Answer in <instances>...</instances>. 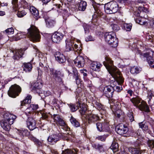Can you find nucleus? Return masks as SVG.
<instances>
[{
    "label": "nucleus",
    "instance_id": "f257e3e1",
    "mask_svg": "<svg viewBox=\"0 0 154 154\" xmlns=\"http://www.w3.org/2000/svg\"><path fill=\"white\" fill-rule=\"evenodd\" d=\"M105 61L103 62V64L105 66L109 73L116 80L119 84H121L124 81V79L120 75V72L117 67L113 65V61L110 57L106 56Z\"/></svg>",
    "mask_w": 154,
    "mask_h": 154
},
{
    "label": "nucleus",
    "instance_id": "f03ea898",
    "mask_svg": "<svg viewBox=\"0 0 154 154\" xmlns=\"http://www.w3.org/2000/svg\"><path fill=\"white\" fill-rule=\"evenodd\" d=\"M3 116L4 120L1 123V126L5 131H8L11 129V125L13 124L16 117L8 112L5 113Z\"/></svg>",
    "mask_w": 154,
    "mask_h": 154
},
{
    "label": "nucleus",
    "instance_id": "7ed1b4c3",
    "mask_svg": "<svg viewBox=\"0 0 154 154\" xmlns=\"http://www.w3.org/2000/svg\"><path fill=\"white\" fill-rule=\"evenodd\" d=\"M27 30V35L31 41L33 42L39 41L40 35L38 29L35 26L31 25Z\"/></svg>",
    "mask_w": 154,
    "mask_h": 154
},
{
    "label": "nucleus",
    "instance_id": "20e7f679",
    "mask_svg": "<svg viewBox=\"0 0 154 154\" xmlns=\"http://www.w3.org/2000/svg\"><path fill=\"white\" fill-rule=\"evenodd\" d=\"M105 39L106 42L112 47L116 48L118 45V39L116 38L115 33L113 32L106 33Z\"/></svg>",
    "mask_w": 154,
    "mask_h": 154
},
{
    "label": "nucleus",
    "instance_id": "39448f33",
    "mask_svg": "<svg viewBox=\"0 0 154 154\" xmlns=\"http://www.w3.org/2000/svg\"><path fill=\"white\" fill-rule=\"evenodd\" d=\"M141 100L138 98H133L130 99V101L134 105L138 108L141 110L146 112L149 111V108L147 104L144 101H141Z\"/></svg>",
    "mask_w": 154,
    "mask_h": 154
},
{
    "label": "nucleus",
    "instance_id": "423d86ee",
    "mask_svg": "<svg viewBox=\"0 0 154 154\" xmlns=\"http://www.w3.org/2000/svg\"><path fill=\"white\" fill-rule=\"evenodd\" d=\"M104 8L105 12L108 14H114L118 10L117 3L112 1L105 4Z\"/></svg>",
    "mask_w": 154,
    "mask_h": 154
},
{
    "label": "nucleus",
    "instance_id": "0eeeda50",
    "mask_svg": "<svg viewBox=\"0 0 154 154\" xmlns=\"http://www.w3.org/2000/svg\"><path fill=\"white\" fill-rule=\"evenodd\" d=\"M21 91V87L17 84H14L10 87L8 94L10 97L15 98L19 95Z\"/></svg>",
    "mask_w": 154,
    "mask_h": 154
},
{
    "label": "nucleus",
    "instance_id": "6e6552de",
    "mask_svg": "<svg viewBox=\"0 0 154 154\" xmlns=\"http://www.w3.org/2000/svg\"><path fill=\"white\" fill-rule=\"evenodd\" d=\"M51 117L58 125L63 126L64 128V129L66 131H70V128L66 124L63 119L60 116L57 114H54L51 116Z\"/></svg>",
    "mask_w": 154,
    "mask_h": 154
},
{
    "label": "nucleus",
    "instance_id": "1a4fd4ad",
    "mask_svg": "<svg viewBox=\"0 0 154 154\" xmlns=\"http://www.w3.org/2000/svg\"><path fill=\"white\" fill-rule=\"evenodd\" d=\"M143 146L139 141H137L134 144L135 148H131L129 149V151L131 152L132 154H141L143 151L144 152L145 150H140L141 147Z\"/></svg>",
    "mask_w": 154,
    "mask_h": 154
},
{
    "label": "nucleus",
    "instance_id": "9d476101",
    "mask_svg": "<svg viewBox=\"0 0 154 154\" xmlns=\"http://www.w3.org/2000/svg\"><path fill=\"white\" fill-rule=\"evenodd\" d=\"M116 132L121 135L126 134L128 131V127L123 124H120L116 127Z\"/></svg>",
    "mask_w": 154,
    "mask_h": 154
},
{
    "label": "nucleus",
    "instance_id": "9b49d317",
    "mask_svg": "<svg viewBox=\"0 0 154 154\" xmlns=\"http://www.w3.org/2000/svg\"><path fill=\"white\" fill-rule=\"evenodd\" d=\"M153 52L151 51L148 53L143 54V56L146 58L147 61L150 66L152 68H154V60L152 57L153 56Z\"/></svg>",
    "mask_w": 154,
    "mask_h": 154
},
{
    "label": "nucleus",
    "instance_id": "f8f14e48",
    "mask_svg": "<svg viewBox=\"0 0 154 154\" xmlns=\"http://www.w3.org/2000/svg\"><path fill=\"white\" fill-rule=\"evenodd\" d=\"M97 128L100 131H108L110 129L109 124L106 122L97 123H96Z\"/></svg>",
    "mask_w": 154,
    "mask_h": 154
},
{
    "label": "nucleus",
    "instance_id": "ddd939ff",
    "mask_svg": "<svg viewBox=\"0 0 154 154\" xmlns=\"http://www.w3.org/2000/svg\"><path fill=\"white\" fill-rule=\"evenodd\" d=\"M83 116L88 121L89 123L94 122L100 119L99 117L98 116L91 113L87 114V115H85Z\"/></svg>",
    "mask_w": 154,
    "mask_h": 154
},
{
    "label": "nucleus",
    "instance_id": "4468645a",
    "mask_svg": "<svg viewBox=\"0 0 154 154\" xmlns=\"http://www.w3.org/2000/svg\"><path fill=\"white\" fill-rule=\"evenodd\" d=\"M114 91V88L110 86L105 87L103 91L104 94L108 98L112 97Z\"/></svg>",
    "mask_w": 154,
    "mask_h": 154
},
{
    "label": "nucleus",
    "instance_id": "2eb2a0df",
    "mask_svg": "<svg viewBox=\"0 0 154 154\" xmlns=\"http://www.w3.org/2000/svg\"><path fill=\"white\" fill-rule=\"evenodd\" d=\"M63 36V35L61 33L59 32H55L51 36V39L54 42L58 43L62 40Z\"/></svg>",
    "mask_w": 154,
    "mask_h": 154
},
{
    "label": "nucleus",
    "instance_id": "dca6fc26",
    "mask_svg": "<svg viewBox=\"0 0 154 154\" xmlns=\"http://www.w3.org/2000/svg\"><path fill=\"white\" fill-rule=\"evenodd\" d=\"M74 63L75 66L79 68L83 67L85 64L84 58L81 56H78L74 60Z\"/></svg>",
    "mask_w": 154,
    "mask_h": 154
},
{
    "label": "nucleus",
    "instance_id": "f3484780",
    "mask_svg": "<svg viewBox=\"0 0 154 154\" xmlns=\"http://www.w3.org/2000/svg\"><path fill=\"white\" fill-rule=\"evenodd\" d=\"M36 123L35 120L31 117L28 118L27 121V124L29 129L32 131L36 128Z\"/></svg>",
    "mask_w": 154,
    "mask_h": 154
},
{
    "label": "nucleus",
    "instance_id": "a211bd4d",
    "mask_svg": "<svg viewBox=\"0 0 154 154\" xmlns=\"http://www.w3.org/2000/svg\"><path fill=\"white\" fill-rule=\"evenodd\" d=\"M42 86L41 82L36 81L34 83H32L31 85L32 91L37 93H40V91Z\"/></svg>",
    "mask_w": 154,
    "mask_h": 154
},
{
    "label": "nucleus",
    "instance_id": "6ab92c4d",
    "mask_svg": "<svg viewBox=\"0 0 154 154\" xmlns=\"http://www.w3.org/2000/svg\"><path fill=\"white\" fill-rule=\"evenodd\" d=\"M56 60L60 63H63L66 61L65 57L59 52H56L54 54Z\"/></svg>",
    "mask_w": 154,
    "mask_h": 154
},
{
    "label": "nucleus",
    "instance_id": "aec40b11",
    "mask_svg": "<svg viewBox=\"0 0 154 154\" xmlns=\"http://www.w3.org/2000/svg\"><path fill=\"white\" fill-rule=\"evenodd\" d=\"M47 140L49 144L53 145L59 140L60 138L57 135L53 134L49 136Z\"/></svg>",
    "mask_w": 154,
    "mask_h": 154
},
{
    "label": "nucleus",
    "instance_id": "412c9836",
    "mask_svg": "<svg viewBox=\"0 0 154 154\" xmlns=\"http://www.w3.org/2000/svg\"><path fill=\"white\" fill-rule=\"evenodd\" d=\"M68 72L69 74H72L73 77L75 79V82L77 85H79L81 83V79L80 76L77 70L74 68H72V72H70L69 71Z\"/></svg>",
    "mask_w": 154,
    "mask_h": 154
},
{
    "label": "nucleus",
    "instance_id": "4be33fe9",
    "mask_svg": "<svg viewBox=\"0 0 154 154\" xmlns=\"http://www.w3.org/2000/svg\"><path fill=\"white\" fill-rule=\"evenodd\" d=\"M24 50L22 49L15 51V54L13 56L14 59L17 60H19L22 57L23 55L24 54Z\"/></svg>",
    "mask_w": 154,
    "mask_h": 154
},
{
    "label": "nucleus",
    "instance_id": "5701e85b",
    "mask_svg": "<svg viewBox=\"0 0 154 154\" xmlns=\"http://www.w3.org/2000/svg\"><path fill=\"white\" fill-rule=\"evenodd\" d=\"M27 133V131L26 130H18L17 132V134L18 136H15V138L19 140H21L23 136L25 135Z\"/></svg>",
    "mask_w": 154,
    "mask_h": 154
},
{
    "label": "nucleus",
    "instance_id": "b1692460",
    "mask_svg": "<svg viewBox=\"0 0 154 154\" xmlns=\"http://www.w3.org/2000/svg\"><path fill=\"white\" fill-rule=\"evenodd\" d=\"M73 41L70 40H68L66 41V46L65 51H69L74 49L73 46Z\"/></svg>",
    "mask_w": 154,
    "mask_h": 154
},
{
    "label": "nucleus",
    "instance_id": "393cba45",
    "mask_svg": "<svg viewBox=\"0 0 154 154\" xmlns=\"http://www.w3.org/2000/svg\"><path fill=\"white\" fill-rule=\"evenodd\" d=\"M81 104V103L78 101L75 104L70 103L68 105L70 108L71 111L72 112H74L78 109Z\"/></svg>",
    "mask_w": 154,
    "mask_h": 154
},
{
    "label": "nucleus",
    "instance_id": "a878e982",
    "mask_svg": "<svg viewBox=\"0 0 154 154\" xmlns=\"http://www.w3.org/2000/svg\"><path fill=\"white\" fill-rule=\"evenodd\" d=\"M102 65L99 62H93L91 64V68L93 70L99 71Z\"/></svg>",
    "mask_w": 154,
    "mask_h": 154
},
{
    "label": "nucleus",
    "instance_id": "bb28decb",
    "mask_svg": "<svg viewBox=\"0 0 154 154\" xmlns=\"http://www.w3.org/2000/svg\"><path fill=\"white\" fill-rule=\"evenodd\" d=\"M50 73L51 76L56 80L58 78L60 72L54 68H50Z\"/></svg>",
    "mask_w": 154,
    "mask_h": 154
},
{
    "label": "nucleus",
    "instance_id": "cd10ccee",
    "mask_svg": "<svg viewBox=\"0 0 154 154\" xmlns=\"http://www.w3.org/2000/svg\"><path fill=\"white\" fill-rule=\"evenodd\" d=\"M79 106H80V109H79V111L80 113L81 114L82 116V118L83 119H85V118H84V117L83 116L85 115H87V114H88L87 113V108L86 107V106L85 104H84V105H82V106H81V105Z\"/></svg>",
    "mask_w": 154,
    "mask_h": 154
},
{
    "label": "nucleus",
    "instance_id": "c85d7f7f",
    "mask_svg": "<svg viewBox=\"0 0 154 154\" xmlns=\"http://www.w3.org/2000/svg\"><path fill=\"white\" fill-rule=\"evenodd\" d=\"M23 70L26 72H30L32 69V64L29 63H24L23 66Z\"/></svg>",
    "mask_w": 154,
    "mask_h": 154
},
{
    "label": "nucleus",
    "instance_id": "c756f323",
    "mask_svg": "<svg viewBox=\"0 0 154 154\" xmlns=\"http://www.w3.org/2000/svg\"><path fill=\"white\" fill-rule=\"evenodd\" d=\"M32 96L30 95H28L26 98L21 101V106L29 104L31 103Z\"/></svg>",
    "mask_w": 154,
    "mask_h": 154
},
{
    "label": "nucleus",
    "instance_id": "7c9ffc66",
    "mask_svg": "<svg viewBox=\"0 0 154 154\" xmlns=\"http://www.w3.org/2000/svg\"><path fill=\"white\" fill-rule=\"evenodd\" d=\"M79 150L77 148L72 149H67L65 150L63 152V154H78Z\"/></svg>",
    "mask_w": 154,
    "mask_h": 154
},
{
    "label": "nucleus",
    "instance_id": "2f4dec72",
    "mask_svg": "<svg viewBox=\"0 0 154 154\" xmlns=\"http://www.w3.org/2000/svg\"><path fill=\"white\" fill-rule=\"evenodd\" d=\"M92 147L95 149L99 151L100 152L104 151V149L103 147V145L99 143H95L92 144Z\"/></svg>",
    "mask_w": 154,
    "mask_h": 154
},
{
    "label": "nucleus",
    "instance_id": "473e14b6",
    "mask_svg": "<svg viewBox=\"0 0 154 154\" xmlns=\"http://www.w3.org/2000/svg\"><path fill=\"white\" fill-rule=\"evenodd\" d=\"M47 26L49 28L52 27L55 24V22L54 20L50 18H48L45 20Z\"/></svg>",
    "mask_w": 154,
    "mask_h": 154
},
{
    "label": "nucleus",
    "instance_id": "72a5a7b5",
    "mask_svg": "<svg viewBox=\"0 0 154 154\" xmlns=\"http://www.w3.org/2000/svg\"><path fill=\"white\" fill-rule=\"evenodd\" d=\"M146 38L150 42L154 43V32H148Z\"/></svg>",
    "mask_w": 154,
    "mask_h": 154
},
{
    "label": "nucleus",
    "instance_id": "f704fd0d",
    "mask_svg": "<svg viewBox=\"0 0 154 154\" xmlns=\"http://www.w3.org/2000/svg\"><path fill=\"white\" fill-rule=\"evenodd\" d=\"M70 121L71 124L76 127H78L80 126V123L79 122L72 116H71Z\"/></svg>",
    "mask_w": 154,
    "mask_h": 154
},
{
    "label": "nucleus",
    "instance_id": "c9c22d12",
    "mask_svg": "<svg viewBox=\"0 0 154 154\" xmlns=\"http://www.w3.org/2000/svg\"><path fill=\"white\" fill-rule=\"evenodd\" d=\"M141 70V68L137 66H134L131 68L130 72L132 74H137L139 73Z\"/></svg>",
    "mask_w": 154,
    "mask_h": 154
},
{
    "label": "nucleus",
    "instance_id": "e433bc0d",
    "mask_svg": "<svg viewBox=\"0 0 154 154\" xmlns=\"http://www.w3.org/2000/svg\"><path fill=\"white\" fill-rule=\"evenodd\" d=\"M19 3L21 4V6L25 8L29 9L31 7L30 5L25 0H20Z\"/></svg>",
    "mask_w": 154,
    "mask_h": 154
},
{
    "label": "nucleus",
    "instance_id": "4c0bfd02",
    "mask_svg": "<svg viewBox=\"0 0 154 154\" xmlns=\"http://www.w3.org/2000/svg\"><path fill=\"white\" fill-rule=\"evenodd\" d=\"M30 11L32 14L35 17H37L39 15L38 11L33 7H30L29 8Z\"/></svg>",
    "mask_w": 154,
    "mask_h": 154
},
{
    "label": "nucleus",
    "instance_id": "58836bf2",
    "mask_svg": "<svg viewBox=\"0 0 154 154\" xmlns=\"http://www.w3.org/2000/svg\"><path fill=\"white\" fill-rule=\"evenodd\" d=\"M140 132L141 130L140 129L137 130V131H135L132 130L130 134V135L132 137H136L141 135Z\"/></svg>",
    "mask_w": 154,
    "mask_h": 154
},
{
    "label": "nucleus",
    "instance_id": "ea45409f",
    "mask_svg": "<svg viewBox=\"0 0 154 154\" xmlns=\"http://www.w3.org/2000/svg\"><path fill=\"white\" fill-rule=\"evenodd\" d=\"M86 2L85 1H81L79 4V9L82 11H84L86 8Z\"/></svg>",
    "mask_w": 154,
    "mask_h": 154
},
{
    "label": "nucleus",
    "instance_id": "a19ab883",
    "mask_svg": "<svg viewBox=\"0 0 154 154\" xmlns=\"http://www.w3.org/2000/svg\"><path fill=\"white\" fill-rule=\"evenodd\" d=\"M138 124L140 128H142L143 131L146 132H149L148 126L146 125L144 123H143V122H142L139 123Z\"/></svg>",
    "mask_w": 154,
    "mask_h": 154
},
{
    "label": "nucleus",
    "instance_id": "79ce46f5",
    "mask_svg": "<svg viewBox=\"0 0 154 154\" xmlns=\"http://www.w3.org/2000/svg\"><path fill=\"white\" fill-rule=\"evenodd\" d=\"M118 144L115 142H113L110 146V148L114 152H117L118 150Z\"/></svg>",
    "mask_w": 154,
    "mask_h": 154
},
{
    "label": "nucleus",
    "instance_id": "37998d69",
    "mask_svg": "<svg viewBox=\"0 0 154 154\" xmlns=\"http://www.w3.org/2000/svg\"><path fill=\"white\" fill-rule=\"evenodd\" d=\"M136 22L140 25H145L146 22L144 21V19L142 18L138 17L135 19Z\"/></svg>",
    "mask_w": 154,
    "mask_h": 154
},
{
    "label": "nucleus",
    "instance_id": "c03bdc74",
    "mask_svg": "<svg viewBox=\"0 0 154 154\" xmlns=\"http://www.w3.org/2000/svg\"><path fill=\"white\" fill-rule=\"evenodd\" d=\"M132 24L131 23H125L124 27L127 31H130L132 28Z\"/></svg>",
    "mask_w": 154,
    "mask_h": 154
},
{
    "label": "nucleus",
    "instance_id": "a18cd8bd",
    "mask_svg": "<svg viewBox=\"0 0 154 154\" xmlns=\"http://www.w3.org/2000/svg\"><path fill=\"white\" fill-rule=\"evenodd\" d=\"M110 27L112 28L113 30L114 31H117L120 29L118 25L116 24H112L110 25Z\"/></svg>",
    "mask_w": 154,
    "mask_h": 154
},
{
    "label": "nucleus",
    "instance_id": "49530a36",
    "mask_svg": "<svg viewBox=\"0 0 154 154\" xmlns=\"http://www.w3.org/2000/svg\"><path fill=\"white\" fill-rule=\"evenodd\" d=\"M5 32L7 34H13L14 32V29L12 27L8 28L3 32Z\"/></svg>",
    "mask_w": 154,
    "mask_h": 154
},
{
    "label": "nucleus",
    "instance_id": "de8ad7c7",
    "mask_svg": "<svg viewBox=\"0 0 154 154\" xmlns=\"http://www.w3.org/2000/svg\"><path fill=\"white\" fill-rule=\"evenodd\" d=\"M108 135L107 134H105L102 136H99L96 137V139L102 141H105Z\"/></svg>",
    "mask_w": 154,
    "mask_h": 154
},
{
    "label": "nucleus",
    "instance_id": "09e8293b",
    "mask_svg": "<svg viewBox=\"0 0 154 154\" xmlns=\"http://www.w3.org/2000/svg\"><path fill=\"white\" fill-rule=\"evenodd\" d=\"M147 144L150 148H154V140H149L147 141Z\"/></svg>",
    "mask_w": 154,
    "mask_h": 154
},
{
    "label": "nucleus",
    "instance_id": "8fccbe9b",
    "mask_svg": "<svg viewBox=\"0 0 154 154\" xmlns=\"http://www.w3.org/2000/svg\"><path fill=\"white\" fill-rule=\"evenodd\" d=\"M26 13L25 11H18L17 13V15L18 17H22L26 15Z\"/></svg>",
    "mask_w": 154,
    "mask_h": 154
},
{
    "label": "nucleus",
    "instance_id": "3c124183",
    "mask_svg": "<svg viewBox=\"0 0 154 154\" xmlns=\"http://www.w3.org/2000/svg\"><path fill=\"white\" fill-rule=\"evenodd\" d=\"M38 108V106L37 104H31L29 107V109H31L33 112L34 110L37 109Z\"/></svg>",
    "mask_w": 154,
    "mask_h": 154
},
{
    "label": "nucleus",
    "instance_id": "603ef678",
    "mask_svg": "<svg viewBox=\"0 0 154 154\" xmlns=\"http://www.w3.org/2000/svg\"><path fill=\"white\" fill-rule=\"evenodd\" d=\"M115 91H116L118 92H120L122 89V85L120 84H118V86H116L114 87Z\"/></svg>",
    "mask_w": 154,
    "mask_h": 154
},
{
    "label": "nucleus",
    "instance_id": "864d4df0",
    "mask_svg": "<svg viewBox=\"0 0 154 154\" xmlns=\"http://www.w3.org/2000/svg\"><path fill=\"white\" fill-rule=\"evenodd\" d=\"M138 9L140 10H142L143 11H145L146 12H149L148 9L145 7H143L142 5H140V6H139Z\"/></svg>",
    "mask_w": 154,
    "mask_h": 154
},
{
    "label": "nucleus",
    "instance_id": "5fc2aeb1",
    "mask_svg": "<svg viewBox=\"0 0 154 154\" xmlns=\"http://www.w3.org/2000/svg\"><path fill=\"white\" fill-rule=\"evenodd\" d=\"M17 36H18V37H17L15 38V40L16 41H18L22 38L25 37V35H22L19 33L17 34Z\"/></svg>",
    "mask_w": 154,
    "mask_h": 154
},
{
    "label": "nucleus",
    "instance_id": "6e6d98bb",
    "mask_svg": "<svg viewBox=\"0 0 154 154\" xmlns=\"http://www.w3.org/2000/svg\"><path fill=\"white\" fill-rule=\"evenodd\" d=\"M57 100L54 97H51L49 102L50 104L54 105L56 103Z\"/></svg>",
    "mask_w": 154,
    "mask_h": 154
},
{
    "label": "nucleus",
    "instance_id": "4d7b16f0",
    "mask_svg": "<svg viewBox=\"0 0 154 154\" xmlns=\"http://www.w3.org/2000/svg\"><path fill=\"white\" fill-rule=\"evenodd\" d=\"M94 39L91 35L86 37L85 38V41L86 42L94 41Z\"/></svg>",
    "mask_w": 154,
    "mask_h": 154
},
{
    "label": "nucleus",
    "instance_id": "13d9d810",
    "mask_svg": "<svg viewBox=\"0 0 154 154\" xmlns=\"http://www.w3.org/2000/svg\"><path fill=\"white\" fill-rule=\"evenodd\" d=\"M153 96V94L151 91H149L148 92L147 97L149 100H150Z\"/></svg>",
    "mask_w": 154,
    "mask_h": 154
},
{
    "label": "nucleus",
    "instance_id": "bf43d9fd",
    "mask_svg": "<svg viewBox=\"0 0 154 154\" xmlns=\"http://www.w3.org/2000/svg\"><path fill=\"white\" fill-rule=\"evenodd\" d=\"M18 0H12V4L14 5L15 8H18V5L17 4Z\"/></svg>",
    "mask_w": 154,
    "mask_h": 154
},
{
    "label": "nucleus",
    "instance_id": "052dcab7",
    "mask_svg": "<svg viewBox=\"0 0 154 154\" xmlns=\"http://www.w3.org/2000/svg\"><path fill=\"white\" fill-rule=\"evenodd\" d=\"M87 72L86 70H80V72L83 74L84 76V79H85V77H86L87 75V74L86 73Z\"/></svg>",
    "mask_w": 154,
    "mask_h": 154
},
{
    "label": "nucleus",
    "instance_id": "680f3d73",
    "mask_svg": "<svg viewBox=\"0 0 154 154\" xmlns=\"http://www.w3.org/2000/svg\"><path fill=\"white\" fill-rule=\"evenodd\" d=\"M121 110H118L114 112V115L115 116H117L118 118H119L120 116V113Z\"/></svg>",
    "mask_w": 154,
    "mask_h": 154
},
{
    "label": "nucleus",
    "instance_id": "e2e57ef3",
    "mask_svg": "<svg viewBox=\"0 0 154 154\" xmlns=\"http://www.w3.org/2000/svg\"><path fill=\"white\" fill-rule=\"evenodd\" d=\"M32 112V111L31 109H29V107L28 108H27L25 111V113L27 116L29 115V114H31Z\"/></svg>",
    "mask_w": 154,
    "mask_h": 154
},
{
    "label": "nucleus",
    "instance_id": "0e129e2a",
    "mask_svg": "<svg viewBox=\"0 0 154 154\" xmlns=\"http://www.w3.org/2000/svg\"><path fill=\"white\" fill-rule=\"evenodd\" d=\"M85 83L88 85V86H90L91 84V81L89 79H84Z\"/></svg>",
    "mask_w": 154,
    "mask_h": 154
},
{
    "label": "nucleus",
    "instance_id": "69168bd1",
    "mask_svg": "<svg viewBox=\"0 0 154 154\" xmlns=\"http://www.w3.org/2000/svg\"><path fill=\"white\" fill-rule=\"evenodd\" d=\"M96 13L97 14V16L99 17L101 16L103 14L102 12L99 9L96 11Z\"/></svg>",
    "mask_w": 154,
    "mask_h": 154
},
{
    "label": "nucleus",
    "instance_id": "338daca9",
    "mask_svg": "<svg viewBox=\"0 0 154 154\" xmlns=\"http://www.w3.org/2000/svg\"><path fill=\"white\" fill-rule=\"evenodd\" d=\"M85 33H88L89 32V30L88 27H85L84 28Z\"/></svg>",
    "mask_w": 154,
    "mask_h": 154
},
{
    "label": "nucleus",
    "instance_id": "774afa93",
    "mask_svg": "<svg viewBox=\"0 0 154 154\" xmlns=\"http://www.w3.org/2000/svg\"><path fill=\"white\" fill-rule=\"evenodd\" d=\"M44 94L46 96H48L51 94V92L49 91H45L44 92Z\"/></svg>",
    "mask_w": 154,
    "mask_h": 154
}]
</instances>
